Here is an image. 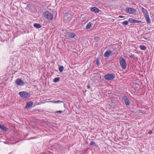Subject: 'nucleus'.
Here are the masks:
<instances>
[{
	"instance_id": "obj_1",
	"label": "nucleus",
	"mask_w": 154,
	"mask_h": 154,
	"mask_svg": "<svg viewBox=\"0 0 154 154\" xmlns=\"http://www.w3.org/2000/svg\"><path fill=\"white\" fill-rule=\"evenodd\" d=\"M19 94L23 99H27L31 97L30 93L26 91H20L19 92Z\"/></svg>"
},
{
	"instance_id": "obj_2",
	"label": "nucleus",
	"mask_w": 154,
	"mask_h": 154,
	"mask_svg": "<svg viewBox=\"0 0 154 154\" xmlns=\"http://www.w3.org/2000/svg\"><path fill=\"white\" fill-rule=\"evenodd\" d=\"M143 15L144 17L146 22L148 24H150L151 23V20L149 17V13L147 10H142Z\"/></svg>"
},
{
	"instance_id": "obj_3",
	"label": "nucleus",
	"mask_w": 154,
	"mask_h": 154,
	"mask_svg": "<svg viewBox=\"0 0 154 154\" xmlns=\"http://www.w3.org/2000/svg\"><path fill=\"white\" fill-rule=\"evenodd\" d=\"M44 17L49 20H51L53 19V14L52 13L47 11L43 13Z\"/></svg>"
},
{
	"instance_id": "obj_4",
	"label": "nucleus",
	"mask_w": 154,
	"mask_h": 154,
	"mask_svg": "<svg viewBox=\"0 0 154 154\" xmlns=\"http://www.w3.org/2000/svg\"><path fill=\"white\" fill-rule=\"evenodd\" d=\"M119 63L123 69H125L126 67V63L125 60L122 57L119 58Z\"/></svg>"
},
{
	"instance_id": "obj_5",
	"label": "nucleus",
	"mask_w": 154,
	"mask_h": 154,
	"mask_svg": "<svg viewBox=\"0 0 154 154\" xmlns=\"http://www.w3.org/2000/svg\"><path fill=\"white\" fill-rule=\"evenodd\" d=\"M115 77V75L114 74H108L104 75V79L108 81H111Z\"/></svg>"
},
{
	"instance_id": "obj_6",
	"label": "nucleus",
	"mask_w": 154,
	"mask_h": 154,
	"mask_svg": "<svg viewBox=\"0 0 154 154\" xmlns=\"http://www.w3.org/2000/svg\"><path fill=\"white\" fill-rule=\"evenodd\" d=\"M63 14L64 18L67 19L70 17L71 15L70 12L68 10H64Z\"/></svg>"
},
{
	"instance_id": "obj_7",
	"label": "nucleus",
	"mask_w": 154,
	"mask_h": 154,
	"mask_svg": "<svg viewBox=\"0 0 154 154\" xmlns=\"http://www.w3.org/2000/svg\"><path fill=\"white\" fill-rule=\"evenodd\" d=\"M15 83L17 85L19 86H23L25 83L23 81L20 79H18L15 81Z\"/></svg>"
},
{
	"instance_id": "obj_8",
	"label": "nucleus",
	"mask_w": 154,
	"mask_h": 154,
	"mask_svg": "<svg viewBox=\"0 0 154 154\" xmlns=\"http://www.w3.org/2000/svg\"><path fill=\"white\" fill-rule=\"evenodd\" d=\"M123 99L124 100V103L127 106H129L130 104L129 100L127 96H124L123 97Z\"/></svg>"
},
{
	"instance_id": "obj_9",
	"label": "nucleus",
	"mask_w": 154,
	"mask_h": 154,
	"mask_svg": "<svg viewBox=\"0 0 154 154\" xmlns=\"http://www.w3.org/2000/svg\"><path fill=\"white\" fill-rule=\"evenodd\" d=\"M128 21L131 23H139L141 22V20H137L132 18H129Z\"/></svg>"
},
{
	"instance_id": "obj_10",
	"label": "nucleus",
	"mask_w": 154,
	"mask_h": 154,
	"mask_svg": "<svg viewBox=\"0 0 154 154\" xmlns=\"http://www.w3.org/2000/svg\"><path fill=\"white\" fill-rule=\"evenodd\" d=\"M33 104V103L32 101H30L29 102H27L26 103V105L25 107L26 109H28L31 107Z\"/></svg>"
},
{
	"instance_id": "obj_11",
	"label": "nucleus",
	"mask_w": 154,
	"mask_h": 154,
	"mask_svg": "<svg viewBox=\"0 0 154 154\" xmlns=\"http://www.w3.org/2000/svg\"><path fill=\"white\" fill-rule=\"evenodd\" d=\"M112 51L110 50L106 51L104 54V56L105 57H108L109 56L110 54L112 53Z\"/></svg>"
},
{
	"instance_id": "obj_12",
	"label": "nucleus",
	"mask_w": 154,
	"mask_h": 154,
	"mask_svg": "<svg viewBox=\"0 0 154 154\" xmlns=\"http://www.w3.org/2000/svg\"><path fill=\"white\" fill-rule=\"evenodd\" d=\"M126 12L130 14H133L134 15H137L138 12H137L136 10H126Z\"/></svg>"
},
{
	"instance_id": "obj_13",
	"label": "nucleus",
	"mask_w": 154,
	"mask_h": 154,
	"mask_svg": "<svg viewBox=\"0 0 154 154\" xmlns=\"http://www.w3.org/2000/svg\"><path fill=\"white\" fill-rule=\"evenodd\" d=\"M68 36L70 38H72L75 36V34L74 32H69L68 34Z\"/></svg>"
},
{
	"instance_id": "obj_14",
	"label": "nucleus",
	"mask_w": 154,
	"mask_h": 154,
	"mask_svg": "<svg viewBox=\"0 0 154 154\" xmlns=\"http://www.w3.org/2000/svg\"><path fill=\"white\" fill-rule=\"evenodd\" d=\"M0 129L5 132L7 131L8 130V128L2 125H0Z\"/></svg>"
},
{
	"instance_id": "obj_15",
	"label": "nucleus",
	"mask_w": 154,
	"mask_h": 154,
	"mask_svg": "<svg viewBox=\"0 0 154 154\" xmlns=\"http://www.w3.org/2000/svg\"><path fill=\"white\" fill-rule=\"evenodd\" d=\"M134 88L136 90H139L140 88V85L138 83H135L134 84Z\"/></svg>"
},
{
	"instance_id": "obj_16",
	"label": "nucleus",
	"mask_w": 154,
	"mask_h": 154,
	"mask_svg": "<svg viewBox=\"0 0 154 154\" xmlns=\"http://www.w3.org/2000/svg\"><path fill=\"white\" fill-rule=\"evenodd\" d=\"M33 26L37 29L41 28L42 26L39 23H35L33 25Z\"/></svg>"
},
{
	"instance_id": "obj_17",
	"label": "nucleus",
	"mask_w": 154,
	"mask_h": 154,
	"mask_svg": "<svg viewBox=\"0 0 154 154\" xmlns=\"http://www.w3.org/2000/svg\"><path fill=\"white\" fill-rule=\"evenodd\" d=\"M58 67L59 71L60 72H62L63 70L64 67L63 66H60V65H58Z\"/></svg>"
},
{
	"instance_id": "obj_18",
	"label": "nucleus",
	"mask_w": 154,
	"mask_h": 154,
	"mask_svg": "<svg viewBox=\"0 0 154 154\" xmlns=\"http://www.w3.org/2000/svg\"><path fill=\"white\" fill-rule=\"evenodd\" d=\"M86 29H90L91 27V23L90 22H89L86 25Z\"/></svg>"
},
{
	"instance_id": "obj_19",
	"label": "nucleus",
	"mask_w": 154,
	"mask_h": 154,
	"mask_svg": "<svg viewBox=\"0 0 154 154\" xmlns=\"http://www.w3.org/2000/svg\"><path fill=\"white\" fill-rule=\"evenodd\" d=\"M60 80V78L59 77L55 78L54 79L53 82L55 83H56L58 82Z\"/></svg>"
},
{
	"instance_id": "obj_20",
	"label": "nucleus",
	"mask_w": 154,
	"mask_h": 154,
	"mask_svg": "<svg viewBox=\"0 0 154 154\" xmlns=\"http://www.w3.org/2000/svg\"><path fill=\"white\" fill-rule=\"evenodd\" d=\"M140 49L142 50H145L146 49V47L143 45H141L140 46Z\"/></svg>"
},
{
	"instance_id": "obj_21",
	"label": "nucleus",
	"mask_w": 154,
	"mask_h": 154,
	"mask_svg": "<svg viewBox=\"0 0 154 154\" xmlns=\"http://www.w3.org/2000/svg\"><path fill=\"white\" fill-rule=\"evenodd\" d=\"M90 146L94 145V146L97 147L98 146L96 144L95 142L94 141H91V143L90 144Z\"/></svg>"
},
{
	"instance_id": "obj_22",
	"label": "nucleus",
	"mask_w": 154,
	"mask_h": 154,
	"mask_svg": "<svg viewBox=\"0 0 154 154\" xmlns=\"http://www.w3.org/2000/svg\"><path fill=\"white\" fill-rule=\"evenodd\" d=\"M129 22L128 21H125L122 23V24L123 25H127L128 24Z\"/></svg>"
},
{
	"instance_id": "obj_23",
	"label": "nucleus",
	"mask_w": 154,
	"mask_h": 154,
	"mask_svg": "<svg viewBox=\"0 0 154 154\" xmlns=\"http://www.w3.org/2000/svg\"><path fill=\"white\" fill-rule=\"evenodd\" d=\"M94 39L96 42H97L100 40V37L98 36L95 37Z\"/></svg>"
},
{
	"instance_id": "obj_24",
	"label": "nucleus",
	"mask_w": 154,
	"mask_h": 154,
	"mask_svg": "<svg viewBox=\"0 0 154 154\" xmlns=\"http://www.w3.org/2000/svg\"><path fill=\"white\" fill-rule=\"evenodd\" d=\"M100 59L99 58H97V61H96V64L98 66L100 65Z\"/></svg>"
},
{
	"instance_id": "obj_25",
	"label": "nucleus",
	"mask_w": 154,
	"mask_h": 154,
	"mask_svg": "<svg viewBox=\"0 0 154 154\" xmlns=\"http://www.w3.org/2000/svg\"><path fill=\"white\" fill-rule=\"evenodd\" d=\"M54 103H63V101H60V100H58L57 101H55L54 102Z\"/></svg>"
},
{
	"instance_id": "obj_26",
	"label": "nucleus",
	"mask_w": 154,
	"mask_h": 154,
	"mask_svg": "<svg viewBox=\"0 0 154 154\" xmlns=\"http://www.w3.org/2000/svg\"><path fill=\"white\" fill-rule=\"evenodd\" d=\"M92 12L95 13H98L100 12V10H91Z\"/></svg>"
},
{
	"instance_id": "obj_27",
	"label": "nucleus",
	"mask_w": 154,
	"mask_h": 154,
	"mask_svg": "<svg viewBox=\"0 0 154 154\" xmlns=\"http://www.w3.org/2000/svg\"><path fill=\"white\" fill-rule=\"evenodd\" d=\"M62 112H63V111H58L55 112V113H57L59 114H61Z\"/></svg>"
},
{
	"instance_id": "obj_28",
	"label": "nucleus",
	"mask_w": 154,
	"mask_h": 154,
	"mask_svg": "<svg viewBox=\"0 0 154 154\" xmlns=\"http://www.w3.org/2000/svg\"><path fill=\"white\" fill-rule=\"evenodd\" d=\"M90 10H99L97 8L95 7H91L90 8Z\"/></svg>"
},
{
	"instance_id": "obj_29",
	"label": "nucleus",
	"mask_w": 154,
	"mask_h": 154,
	"mask_svg": "<svg viewBox=\"0 0 154 154\" xmlns=\"http://www.w3.org/2000/svg\"><path fill=\"white\" fill-rule=\"evenodd\" d=\"M129 56L131 58H133L134 57V55L132 54H130L129 55Z\"/></svg>"
},
{
	"instance_id": "obj_30",
	"label": "nucleus",
	"mask_w": 154,
	"mask_h": 154,
	"mask_svg": "<svg viewBox=\"0 0 154 154\" xmlns=\"http://www.w3.org/2000/svg\"><path fill=\"white\" fill-rule=\"evenodd\" d=\"M125 10H134V9L130 8L127 7L125 8Z\"/></svg>"
},
{
	"instance_id": "obj_31",
	"label": "nucleus",
	"mask_w": 154,
	"mask_h": 154,
	"mask_svg": "<svg viewBox=\"0 0 154 154\" xmlns=\"http://www.w3.org/2000/svg\"><path fill=\"white\" fill-rule=\"evenodd\" d=\"M37 137H31L29 139H28V140H30L31 139H35V138H36Z\"/></svg>"
},
{
	"instance_id": "obj_32",
	"label": "nucleus",
	"mask_w": 154,
	"mask_h": 154,
	"mask_svg": "<svg viewBox=\"0 0 154 154\" xmlns=\"http://www.w3.org/2000/svg\"><path fill=\"white\" fill-rule=\"evenodd\" d=\"M148 133L150 134H151L152 133V131L151 130H150L149 131Z\"/></svg>"
},
{
	"instance_id": "obj_33",
	"label": "nucleus",
	"mask_w": 154,
	"mask_h": 154,
	"mask_svg": "<svg viewBox=\"0 0 154 154\" xmlns=\"http://www.w3.org/2000/svg\"><path fill=\"white\" fill-rule=\"evenodd\" d=\"M125 17V16H120L119 17H118L119 18H124Z\"/></svg>"
},
{
	"instance_id": "obj_34",
	"label": "nucleus",
	"mask_w": 154,
	"mask_h": 154,
	"mask_svg": "<svg viewBox=\"0 0 154 154\" xmlns=\"http://www.w3.org/2000/svg\"><path fill=\"white\" fill-rule=\"evenodd\" d=\"M87 87L88 88H90V86L88 85H87Z\"/></svg>"
},
{
	"instance_id": "obj_35",
	"label": "nucleus",
	"mask_w": 154,
	"mask_h": 154,
	"mask_svg": "<svg viewBox=\"0 0 154 154\" xmlns=\"http://www.w3.org/2000/svg\"><path fill=\"white\" fill-rule=\"evenodd\" d=\"M29 133H27V134H26L25 137H27V136L29 135Z\"/></svg>"
},
{
	"instance_id": "obj_36",
	"label": "nucleus",
	"mask_w": 154,
	"mask_h": 154,
	"mask_svg": "<svg viewBox=\"0 0 154 154\" xmlns=\"http://www.w3.org/2000/svg\"><path fill=\"white\" fill-rule=\"evenodd\" d=\"M25 10H23V11H22V10H21V11L22 12H24Z\"/></svg>"
},
{
	"instance_id": "obj_37",
	"label": "nucleus",
	"mask_w": 154,
	"mask_h": 154,
	"mask_svg": "<svg viewBox=\"0 0 154 154\" xmlns=\"http://www.w3.org/2000/svg\"><path fill=\"white\" fill-rule=\"evenodd\" d=\"M142 8V10H145V9L144 8Z\"/></svg>"
},
{
	"instance_id": "obj_38",
	"label": "nucleus",
	"mask_w": 154,
	"mask_h": 154,
	"mask_svg": "<svg viewBox=\"0 0 154 154\" xmlns=\"http://www.w3.org/2000/svg\"><path fill=\"white\" fill-rule=\"evenodd\" d=\"M41 154H45V153L44 152L42 153Z\"/></svg>"
},
{
	"instance_id": "obj_39",
	"label": "nucleus",
	"mask_w": 154,
	"mask_h": 154,
	"mask_svg": "<svg viewBox=\"0 0 154 154\" xmlns=\"http://www.w3.org/2000/svg\"><path fill=\"white\" fill-rule=\"evenodd\" d=\"M144 39L146 40H147V38H144Z\"/></svg>"
},
{
	"instance_id": "obj_40",
	"label": "nucleus",
	"mask_w": 154,
	"mask_h": 154,
	"mask_svg": "<svg viewBox=\"0 0 154 154\" xmlns=\"http://www.w3.org/2000/svg\"><path fill=\"white\" fill-rule=\"evenodd\" d=\"M47 9H49L50 10H51V9H49V8H47Z\"/></svg>"
},
{
	"instance_id": "obj_41",
	"label": "nucleus",
	"mask_w": 154,
	"mask_h": 154,
	"mask_svg": "<svg viewBox=\"0 0 154 154\" xmlns=\"http://www.w3.org/2000/svg\"><path fill=\"white\" fill-rule=\"evenodd\" d=\"M126 139H128V137H127V138H126Z\"/></svg>"
},
{
	"instance_id": "obj_42",
	"label": "nucleus",
	"mask_w": 154,
	"mask_h": 154,
	"mask_svg": "<svg viewBox=\"0 0 154 154\" xmlns=\"http://www.w3.org/2000/svg\"><path fill=\"white\" fill-rule=\"evenodd\" d=\"M64 107H65V105H64Z\"/></svg>"
},
{
	"instance_id": "obj_43",
	"label": "nucleus",
	"mask_w": 154,
	"mask_h": 154,
	"mask_svg": "<svg viewBox=\"0 0 154 154\" xmlns=\"http://www.w3.org/2000/svg\"><path fill=\"white\" fill-rule=\"evenodd\" d=\"M125 136H126V134H125Z\"/></svg>"
},
{
	"instance_id": "obj_44",
	"label": "nucleus",
	"mask_w": 154,
	"mask_h": 154,
	"mask_svg": "<svg viewBox=\"0 0 154 154\" xmlns=\"http://www.w3.org/2000/svg\"><path fill=\"white\" fill-rule=\"evenodd\" d=\"M0 1H1V0H0Z\"/></svg>"
}]
</instances>
